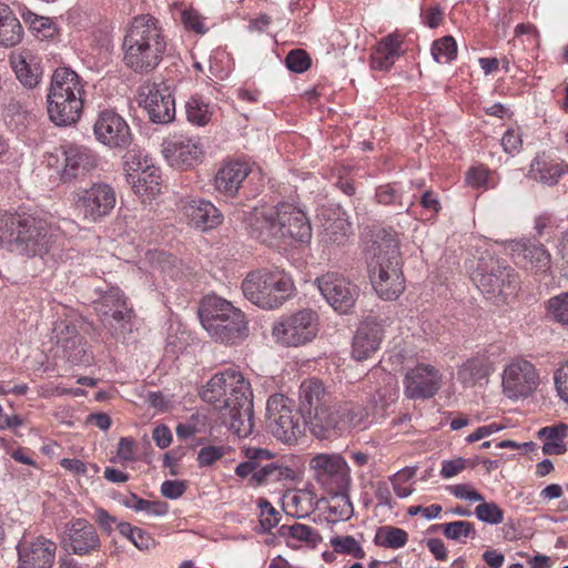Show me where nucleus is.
<instances>
[{
	"label": "nucleus",
	"instance_id": "1",
	"mask_svg": "<svg viewBox=\"0 0 568 568\" xmlns=\"http://www.w3.org/2000/svg\"><path fill=\"white\" fill-rule=\"evenodd\" d=\"M245 223L251 237L270 246L285 239L307 243L312 237L307 216L288 202L254 207L245 217Z\"/></svg>",
	"mask_w": 568,
	"mask_h": 568
},
{
	"label": "nucleus",
	"instance_id": "2",
	"mask_svg": "<svg viewBox=\"0 0 568 568\" xmlns=\"http://www.w3.org/2000/svg\"><path fill=\"white\" fill-rule=\"evenodd\" d=\"M165 50V36L156 18L141 14L131 20L122 40L126 68L135 73H150L160 64Z\"/></svg>",
	"mask_w": 568,
	"mask_h": 568
},
{
	"label": "nucleus",
	"instance_id": "3",
	"mask_svg": "<svg viewBox=\"0 0 568 568\" xmlns=\"http://www.w3.org/2000/svg\"><path fill=\"white\" fill-rule=\"evenodd\" d=\"M368 254V274L373 288L384 300H396L405 290L398 239L385 230L377 232Z\"/></svg>",
	"mask_w": 568,
	"mask_h": 568
},
{
	"label": "nucleus",
	"instance_id": "4",
	"mask_svg": "<svg viewBox=\"0 0 568 568\" xmlns=\"http://www.w3.org/2000/svg\"><path fill=\"white\" fill-rule=\"evenodd\" d=\"M0 242L9 251L27 255H43L52 243L49 224L30 214H12L0 219Z\"/></svg>",
	"mask_w": 568,
	"mask_h": 568
},
{
	"label": "nucleus",
	"instance_id": "5",
	"mask_svg": "<svg viewBox=\"0 0 568 568\" xmlns=\"http://www.w3.org/2000/svg\"><path fill=\"white\" fill-rule=\"evenodd\" d=\"M83 84L77 72L68 67L54 70L47 95L50 120L60 126L75 123L83 109Z\"/></svg>",
	"mask_w": 568,
	"mask_h": 568
},
{
	"label": "nucleus",
	"instance_id": "6",
	"mask_svg": "<svg viewBox=\"0 0 568 568\" xmlns=\"http://www.w3.org/2000/svg\"><path fill=\"white\" fill-rule=\"evenodd\" d=\"M202 326L216 342L236 344L248 335L244 313L220 296H205L199 307Z\"/></svg>",
	"mask_w": 568,
	"mask_h": 568
},
{
	"label": "nucleus",
	"instance_id": "7",
	"mask_svg": "<svg viewBox=\"0 0 568 568\" xmlns=\"http://www.w3.org/2000/svg\"><path fill=\"white\" fill-rule=\"evenodd\" d=\"M300 410L308 419L312 434L327 437V432L338 427V412L327 387L317 378H307L300 386Z\"/></svg>",
	"mask_w": 568,
	"mask_h": 568
},
{
	"label": "nucleus",
	"instance_id": "8",
	"mask_svg": "<svg viewBox=\"0 0 568 568\" xmlns=\"http://www.w3.org/2000/svg\"><path fill=\"white\" fill-rule=\"evenodd\" d=\"M473 281L486 296L495 303H505L514 297L519 288L517 273L499 258L485 253L478 258L477 266L473 272Z\"/></svg>",
	"mask_w": 568,
	"mask_h": 568
},
{
	"label": "nucleus",
	"instance_id": "9",
	"mask_svg": "<svg viewBox=\"0 0 568 568\" xmlns=\"http://www.w3.org/2000/svg\"><path fill=\"white\" fill-rule=\"evenodd\" d=\"M293 288L291 277L280 271H255L242 283L244 296L265 310L281 306L292 295Z\"/></svg>",
	"mask_w": 568,
	"mask_h": 568
},
{
	"label": "nucleus",
	"instance_id": "10",
	"mask_svg": "<svg viewBox=\"0 0 568 568\" xmlns=\"http://www.w3.org/2000/svg\"><path fill=\"white\" fill-rule=\"evenodd\" d=\"M222 416L226 423L229 418L230 429L239 437H247L253 430V394L250 383L240 372L237 383L225 386V398L220 406Z\"/></svg>",
	"mask_w": 568,
	"mask_h": 568
},
{
	"label": "nucleus",
	"instance_id": "11",
	"mask_svg": "<svg viewBox=\"0 0 568 568\" xmlns=\"http://www.w3.org/2000/svg\"><path fill=\"white\" fill-rule=\"evenodd\" d=\"M266 412L270 432L285 444L296 443L308 425L306 416H303L300 409L295 410L293 400L284 395L271 396Z\"/></svg>",
	"mask_w": 568,
	"mask_h": 568
},
{
	"label": "nucleus",
	"instance_id": "12",
	"mask_svg": "<svg viewBox=\"0 0 568 568\" xmlns=\"http://www.w3.org/2000/svg\"><path fill=\"white\" fill-rule=\"evenodd\" d=\"M317 331V314L312 310L298 311L273 325V336L285 346L307 344L313 341Z\"/></svg>",
	"mask_w": 568,
	"mask_h": 568
},
{
	"label": "nucleus",
	"instance_id": "13",
	"mask_svg": "<svg viewBox=\"0 0 568 568\" xmlns=\"http://www.w3.org/2000/svg\"><path fill=\"white\" fill-rule=\"evenodd\" d=\"M314 477L326 491L352 488L351 468L345 458L336 453L316 454L310 460Z\"/></svg>",
	"mask_w": 568,
	"mask_h": 568
},
{
	"label": "nucleus",
	"instance_id": "14",
	"mask_svg": "<svg viewBox=\"0 0 568 568\" xmlns=\"http://www.w3.org/2000/svg\"><path fill=\"white\" fill-rule=\"evenodd\" d=\"M74 202L84 222L97 223L113 210L115 193L106 183H93L91 187L77 192Z\"/></svg>",
	"mask_w": 568,
	"mask_h": 568
},
{
	"label": "nucleus",
	"instance_id": "15",
	"mask_svg": "<svg viewBox=\"0 0 568 568\" xmlns=\"http://www.w3.org/2000/svg\"><path fill=\"white\" fill-rule=\"evenodd\" d=\"M539 374L532 363L516 358L503 372V392L510 399L527 398L538 387Z\"/></svg>",
	"mask_w": 568,
	"mask_h": 568
},
{
	"label": "nucleus",
	"instance_id": "16",
	"mask_svg": "<svg viewBox=\"0 0 568 568\" xmlns=\"http://www.w3.org/2000/svg\"><path fill=\"white\" fill-rule=\"evenodd\" d=\"M317 287L326 302L337 312L347 313L358 297V287L343 275L328 272L316 278Z\"/></svg>",
	"mask_w": 568,
	"mask_h": 568
},
{
	"label": "nucleus",
	"instance_id": "17",
	"mask_svg": "<svg viewBox=\"0 0 568 568\" xmlns=\"http://www.w3.org/2000/svg\"><path fill=\"white\" fill-rule=\"evenodd\" d=\"M98 311L103 325L115 338L123 335L133 314L132 307L128 305L126 298L116 287L105 292L99 302Z\"/></svg>",
	"mask_w": 568,
	"mask_h": 568
},
{
	"label": "nucleus",
	"instance_id": "18",
	"mask_svg": "<svg viewBox=\"0 0 568 568\" xmlns=\"http://www.w3.org/2000/svg\"><path fill=\"white\" fill-rule=\"evenodd\" d=\"M139 94L152 122L165 124L174 120L175 101L168 87L146 82L140 87Z\"/></svg>",
	"mask_w": 568,
	"mask_h": 568
},
{
	"label": "nucleus",
	"instance_id": "19",
	"mask_svg": "<svg viewBox=\"0 0 568 568\" xmlns=\"http://www.w3.org/2000/svg\"><path fill=\"white\" fill-rule=\"evenodd\" d=\"M93 131L99 142L112 149H125L132 141L126 121L112 110L99 113Z\"/></svg>",
	"mask_w": 568,
	"mask_h": 568
},
{
	"label": "nucleus",
	"instance_id": "20",
	"mask_svg": "<svg viewBox=\"0 0 568 568\" xmlns=\"http://www.w3.org/2000/svg\"><path fill=\"white\" fill-rule=\"evenodd\" d=\"M442 374L434 366L419 364L409 369L404 378L408 398H432L442 387Z\"/></svg>",
	"mask_w": 568,
	"mask_h": 568
},
{
	"label": "nucleus",
	"instance_id": "21",
	"mask_svg": "<svg viewBox=\"0 0 568 568\" xmlns=\"http://www.w3.org/2000/svg\"><path fill=\"white\" fill-rule=\"evenodd\" d=\"M65 535V547L74 555H89L101 547V540L94 526L87 519L71 520L67 525Z\"/></svg>",
	"mask_w": 568,
	"mask_h": 568
},
{
	"label": "nucleus",
	"instance_id": "22",
	"mask_svg": "<svg viewBox=\"0 0 568 568\" xmlns=\"http://www.w3.org/2000/svg\"><path fill=\"white\" fill-rule=\"evenodd\" d=\"M181 211L187 223L201 231L212 230L223 221L220 211L210 201L202 199L182 200Z\"/></svg>",
	"mask_w": 568,
	"mask_h": 568
},
{
	"label": "nucleus",
	"instance_id": "23",
	"mask_svg": "<svg viewBox=\"0 0 568 568\" xmlns=\"http://www.w3.org/2000/svg\"><path fill=\"white\" fill-rule=\"evenodd\" d=\"M19 568H51L57 545L42 536L19 549Z\"/></svg>",
	"mask_w": 568,
	"mask_h": 568
},
{
	"label": "nucleus",
	"instance_id": "24",
	"mask_svg": "<svg viewBox=\"0 0 568 568\" xmlns=\"http://www.w3.org/2000/svg\"><path fill=\"white\" fill-rule=\"evenodd\" d=\"M383 338V326L376 321L361 323L353 338L352 355L356 361L369 358L378 351Z\"/></svg>",
	"mask_w": 568,
	"mask_h": 568
},
{
	"label": "nucleus",
	"instance_id": "25",
	"mask_svg": "<svg viewBox=\"0 0 568 568\" xmlns=\"http://www.w3.org/2000/svg\"><path fill=\"white\" fill-rule=\"evenodd\" d=\"M64 154L63 178H80L92 174L100 165L97 154L84 146H70Z\"/></svg>",
	"mask_w": 568,
	"mask_h": 568
},
{
	"label": "nucleus",
	"instance_id": "26",
	"mask_svg": "<svg viewBox=\"0 0 568 568\" xmlns=\"http://www.w3.org/2000/svg\"><path fill=\"white\" fill-rule=\"evenodd\" d=\"M9 61L17 79L24 87L32 89L38 85L42 72L31 51H13L10 53Z\"/></svg>",
	"mask_w": 568,
	"mask_h": 568
},
{
	"label": "nucleus",
	"instance_id": "27",
	"mask_svg": "<svg viewBox=\"0 0 568 568\" xmlns=\"http://www.w3.org/2000/svg\"><path fill=\"white\" fill-rule=\"evenodd\" d=\"M403 39L396 33L384 37L372 53L371 64L373 69L389 70L396 60L404 53Z\"/></svg>",
	"mask_w": 568,
	"mask_h": 568
},
{
	"label": "nucleus",
	"instance_id": "28",
	"mask_svg": "<svg viewBox=\"0 0 568 568\" xmlns=\"http://www.w3.org/2000/svg\"><path fill=\"white\" fill-rule=\"evenodd\" d=\"M239 377L240 372L231 368L215 374L202 389V399L220 408L225 398V386H232V383H237Z\"/></svg>",
	"mask_w": 568,
	"mask_h": 568
},
{
	"label": "nucleus",
	"instance_id": "29",
	"mask_svg": "<svg viewBox=\"0 0 568 568\" xmlns=\"http://www.w3.org/2000/svg\"><path fill=\"white\" fill-rule=\"evenodd\" d=\"M493 371L491 363L488 357L478 355L468 358L457 372V379L465 387H473L481 381L486 379Z\"/></svg>",
	"mask_w": 568,
	"mask_h": 568
},
{
	"label": "nucleus",
	"instance_id": "30",
	"mask_svg": "<svg viewBox=\"0 0 568 568\" xmlns=\"http://www.w3.org/2000/svg\"><path fill=\"white\" fill-rule=\"evenodd\" d=\"M265 174L260 165L245 155L225 158L219 168L215 178H247L248 175Z\"/></svg>",
	"mask_w": 568,
	"mask_h": 568
},
{
	"label": "nucleus",
	"instance_id": "31",
	"mask_svg": "<svg viewBox=\"0 0 568 568\" xmlns=\"http://www.w3.org/2000/svg\"><path fill=\"white\" fill-rule=\"evenodd\" d=\"M278 536L283 537L286 545L293 549H297L302 547V545L315 547L322 540L316 529L298 523L294 525H282L278 529Z\"/></svg>",
	"mask_w": 568,
	"mask_h": 568
},
{
	"label": "nucleus",
	"instance_id": "32",
	"mask_svg": "<svg viewBox=\"0 0 568 568\" xmlns=\"http://www.w3.org/2000/svg\"><path fill=\"white\" fill-rule=\"evenodd\" d=\"M23 29L13 13L4 3H0V45L10 48L21 42Z\"/></svg>",
	"mask_w": 568,
	"mask_h": 568
},
{
	"label": "nucleus",
	"instance_id": "33",
	"mask_svg": "<svg viewBox=\"0 0 568 568\" xmlns=\"http://www.w3.org/2000/svg\"><path fill=\"white\" fill-rule=\"evenodd\" d=\"M31 101L24 94L11 97L3 109L4 119L16 129L26 126L31 116Z\"/></svg>",
	"mask_w": 568,
	"mask_h": 568
},
{
	"label": "nucleus",
	"instance_id": "34",
	"mask_svg": "<svg viewBox=\"0 0 568 568\" xmlns=\"http://www.w3.org/2000/svg\"><path fill=\"white\" fill-rule=\"evenodd\" d=\"M126 178H159L160 170L153 163V160L141 153L128 152L123 163Z\"/></svg>",
	"mask_w": 568,
	"mask_h": 568
},
{
	"label": "nucleus",
	"instance_id": "35",
	"mask_svg": "<svg viewBox=\"0 0 568 568\" xmlns=\"http://www.w3.org/2000/svg\"><path fill=\"white\" fill-rule=\"evenodd\" d=\"M568 426L558 424L544 427L538 432V437L544 442L542 452L547 455H561L567 448L564 439L567 437Z\"/></svg>",
	"mask_w": 568,
	"mask_h": 568
},
{
	"label": "nucleus",
	"instance_id": "36",
	"mask_svg": "<svg viewBox=\"0 0 568 568\" xmlns=\"http://www.w3.org/2000/svg\"><path fill=\"white\" fill-rule=\"evenodd\" d=\"M351 488L327 491L331 496L328 514L333 521L348 520L354 514L353 503L349 496Z\"/></svg>",
	"mask_w": 568,
	"mask_h": 568
},
{
	"label": "nucleus",
	"instance_id": "37",
	"mask_svg": "<svg viewBox=\"0 0 568 568\" xmlns=\"http://www.w3.org/2000/svg\"><path fill=\"white\" fill-rule=\"evenodd\" d=\"M408 541V534L402 528L386 525L377 528L374 544L378 547L398 549Z\"/></svg>",
	"mask_w": 568,
	"mask_h": 568
},
{
	"label": "nucleus",
	"instance_id": "38",
	"mask_svg": "<svg viewBox=\"0 0 568 568\" xmlns=\"http://www.w3.org/2000/svg\"><path fill=\"white\" fill-rule=\"evenodd\" d=\"M531 173L540 174V178H560L568 173V165L560 159H551L542 153L532 161Z\"/></svg>",
	"mask_w": 568,
	"mask_h": 568
},
{
	"label": "nucleus",
	"instance_id": "39",
	"mask_svg": "<svg viewBox=\"0 0 568 568\" xmlns=\"http://www.w3.org/2000/svg\"><path fill=\"white\" fill-rule=\"evenodd\" d=\"M185 112L187 121L199 126L206 125L212 118L210 104L197 94L189 99L185 104Z\"/></svg>",
	"mask_w": 568,
	"mask_h": 568
},
{
	"label": "nucleus",
	"instance_id": "40",
	"mask_svg": "<svg viewBox=\"0 0 568 568\" xmlns=\"http://www.w3.org/2000/svg\"><path fill=\"white\" fill-rule=\"evenodd\" d=\"M67 359L74 365H89L92 361V353L88 347L87 341L81 335L73 337L72 341L62 347Z\"/></svg>",
	"mask_w": 568,
	"mask_h": 568
},
{
	"label": "nucleus",
	"instance_id": "41",
	"mask_svg": "<svg viewBox=\"0 0 568 568\" xmlns=\"http://www.w3.org/2000/svg\"><path fill=\"white\" fill-rule=\"evenodd\" d=\"M292 478L293 470L290 467L271 460L270 463H266V468L260 470V477L254 485L263 486Z\"/></svg>",
	"mask_w": 568,
	"mask_h": 568
},
{
	"label": "nucleus",
	"instance_id": "42",
	"mask_svg": "<svg viewBox=\"0 0 568 568\" xmlns=\"http://www.w3.org/2000/svg\"><path fill=\"white\" fill-rule=\"evenodd\" d=\"M118 529L140 550H149L155 546L154 539L149 534L129 523H120Z\"/></svg>",
	"mask_w": 568,
	"mask_h": 568
},
{
	"label": "nucleus",
	"instance_id": "43",
	"mask_svg": "<svg viewBox=\"0 0 568 568\" xmlns=\"http://www.w3.org/2000/svg\"><path fill=\"white\" fill-rule=\"evenodd\" d=\"M432 55L438 63H449L457 55V43L452 36L435 40L432 44Z\"/></svg>",
	"mask_w": 568,
	"mask_h": 568
},
{
	"label": "nucleus",
	"instance_id": "44",
	"mask_svg": "<svg viewBox=\"0 0 568 568\" xmlns=\"http://www.w3.org/2000/svg\"><path fill=\"white\" fill-rule=\"evenodd\" d=\"M433 528H440L443 535L452 540L459 541L462 538L471 537L476 535L474 524L469 521L458 520L447 524L434 526Z\"/></svg>",
	"mask_w": 568,
	"mask_h": 568
},
{
	"label": "nucleus",
	"instance_id": "45",
	"mask_svg": "<svg viewBox=\"0 0 568 568\" xmlns=\"http://www.w3.org/2000/svg\"><path fill=\"white\" fill-rule=\"evenodd\" d=\"M123 504L135 511H145L154 516H163L168 513L169 509L168 504L164 501L145 500L134 494L124 500Z\"/></svg>",
	"mask_w": 568,
	"mask_h": 568
},
{
	"label": "nucleus",
	"instance_id": "46",
	"mask_svg": "<svg viewBox=\"0 0 568 568\" xmlns=\"http://www.w3.org/2000/svg\"><path fill=\"white\" fill-rule=\"evenodd\" d=\"M331 546L335 552L353 556L357 559L365 557V551L358 541L352 536H337L331 539Z\"/></svg>",
	"mask_w": 568,
	"mask_h": 568
},
{
	"label": "nucleus",
	"instance_id": "47",
	"mask_svg": "<svg viewBox=\"0 0 568 568\" xmlns=\"http://www.w3.org/2000/svg\"><path fill=\"white\" fill-rule=\"evenodd\" d=\"M335 412H338V424L341 423L342 417H346V423L352 427L362 426L368 417V413L361 405L345 404L338 409L335 407Z\"/></svg>",
	"mask_w": 568,
	"mask_h": 568
},
{
	"label": "nucleus",
	"instance_id": "48",
	"mask_svg": "<svg viewBox=\"0 0 568 568\" xmlns=\"http://www.w3.org/2000/svg\"><path fill=\"white\" fill-rule=\"evenodd\" d=\"M547 308L556 322L568 325V292L551 297Z\"/></svg>",
	"mask_w": 568,
	"mask_h": 568
},
{
	"label": "nucleus",
	"instance_id": "49",
	"mask_svg": "<svg viewBox=\"0 0 568 568\" xmlns=\"http://www.w3.org/2000/svg\"><path fill=\"white\" fill-rule=\"evenodd\" d=\"M477 518L490 525H497L504 520L503 509L495 503L481 501L476 508Z\"/></svg>",
	"mask_w": 568,
	"mask_h": 568
},
{
	"label": "nucleus",
	"instance_id": "50",
	"mask_svg": "<svg viewBox=\"0 0 568 568\" xmlns=\"http://www.w3.org/2000/svg\"><path fill=\"white\" fill-rule=\"evenodd\" d=\"M132 190L142 202H151L161 191L159 180H133Z\"/></svg>",
	"mask_w": 568,
	"mask_h": 568
},
{
	"label": "nucleus",
	"instance_id": "51",
	"mask_svg": "<svg viewBox=\"0 0 568 568\" xmlns=\"http://www.w3.org/2000/svg\"><path fill=\"white\" fill-rule=\"evenodd\" d=\"M286 67L295 73H303L307 71L311 67V58L310 55L301 49L292 50L286 59Z\"/></svg>",
	"mask_w": 568,
	"mask_h": 568
},
{
	"label": "nucleus",
	"instance_id": "52",
	"mask_svg": "<svg viewBox=\"0 0 568 568\" xmlns=\"http://www.w3.org/2000/svg\"><path fill=\"white\" fill-rule=\"evenodd\" d=\"M525 258H527L531 265L538 270H544L549 265L550 254L544 245H530L525 248Z\"/></svg>",
	"mask_w": 568,
	"mask_h": 568
},
{
	"label": "nucleus",
	"instance_id": "53",
	"mask_svg": "<svg viewBox=\"0 0 568 568\" xmlns=\"http://www.w3.org/2000/svg\"><path fill=\"white\" fill-rule=\"evenodd\" d=\"M500 144L505 153L513 156L518 154L523 148V136L519 129H508L504 133Z\"/></svg>",
	"mask_w": 568,
	"mask_h": 568
},
{
	"label": "nucleus",
	"instance_id": "54",
	"mask_svg": "<svg viewBox=\"0 0 568 568\" xmlns=\"http://www.w3.org/2000/svg\"><path fill=\"white\" fill-rule=\"evenodd\" d=\"M263 468H266L265 460H246L236 466L235 474L241 478L251 476V481L255 484L260 477V470Z\"/></svg>",
	"mask_w": 568,
	"mask_h": 568
},
{
	"label": "nucleus",
	"instance_id": "55",
	"mask_svg": "<svg viewBox=\"0 0 568 568\" xmlns=\"http://www.w3.org/2000/svg\"><path fill=\"white\" fill-rule=\"evenodd\" d=\"M53 333L57 338V344L59 347H62L68 342L72 341L73 337L80 335L77 329V326L74 324L69 323L68 321H60L55 323Z\"/></svg>",
	"mask_w": 568,
	"mask_h": 568
},
{
	"label": "nucleus",
	"instance_id": "56",
	"mask_svg": "<svg viewBox=\"0 0 568 568\" xmlns=\"http://www.w3.org/2000/svg\"><path fill=\"white\" fill-rule=\"evenodd\" d=\"M226 454L224 446H206L200 449L197 454V462L201 467L211 466L220 460Z\"/></svg>",
	"mask_w": 568,
	"mask_h": 568
},
{
	"label": "nucleus",
	"instance_id": "57",
	"mask_svg": "<svg viewBox=\"0 0 568 568\" xmlns=\"http://www.w3.org/2000/svg\"><path fill=\"white\" fill-rule=\"evenodd\" d=\"M349 225L343 220H337L325 227L327 241L342 244L348 234Z\"/></svg>",
	"mask_w": 568,
	"mask_h": 568
},
{
	"label": "nucleus",
	"instance_id": "58",
	"mask_svg": "<svg viewBox=\"0 0 568 568\" xmlns=\"http://www.w3.org/2000/svg\"><path fill=\"white\" fill-rule=\"evenodd\" d=\"M449 491L459 499H465L469 501H483L484 496L479 494L477 490H475L470 485L468 484H458L450 486Z\"/></svg>",
	"mask_w": 568,
	"mask_h": 568
},
{
	"label": "nucleus",
	"instance_id": "59",
	"mask_svg": "<svg viewBox=\"0 0 568 568\" xmlns=\"http://www.w3.org/2000/svg\"><path fill=\"white\" fill-rule=\"evenodd\" d=\"M555 385L560 398L568 403V361L556 371Z\"/></svg>",
	"mask_w": 568,
	"mask_h": 568
},
{
	"label": "nucleus",
	"instance_id": "60",
	"mask_svg": "<svg viewBox=\"0 0 568 568\" xmlns=\"http://www.w3.org/2000/svg\"><path fill=\"white\" fill-rule=\"evenodd\" d=\"M185 489V483L180 480H165L161 485V494L169 499L181 497Z\"/></svg>",
	"mask_w": 568,
	"mask_h": 568
},
{
	"label": "nucleus",
	"instance_id": "61",
	"mask_svg": "<svg viewBox=\"0 0 568 568\" xmlns=\"http://www.w3.org/2000/svg\"><path fill=\"white\" fill-rule=\"evenodd\" d=\"M466 468V460L456 458L452 460H444L442 464L440 476L444 478H452Z\"/></svg>",
	"mask_w": 568,
	"mask_h": 568
},
{
	"label": "nucleus",
	"instance_id": "62",
	"mask_svg": "<svg viewBox=\"0 0 568 568\" xmlns=\"http://www.w3.org/2000/svg\"><path fill=\"white\" fill-rule=\"evenodd\" d=\"M214 187L226 197H234L241 187L242 180H213Z\"/></svg>",
	"mask_w": 568,
	"mask_h": 568
},
{
	"label": "nucleus",
	"instance_id": "63",
	"mask_svg": "<svg viewBox=\"0 0 568 568\" xmlns=\"http://www.w3.org/2000/svg\"><path fill=\"white\" fill-rule=\"evenodd\" d=\"M182 18L184 24L193 31L197 33H204L206 31L203 19L197 12L184 11Z\"/></svg>",
	"mask_w": 568,
	"mask_h": 568
},
{
	"label": "nucleus",
	"instance_id": "64",
	"mask_svg": "<svg viewBox=\"0 0 568 568\" xmlns=\"http://www.w3.org/2000/svg\"><path fill=\"white\" fill-rule=\"evenodd\" d=\"M152 438L156 446L160 448H166L172 442V434L168 426L159 425L153 429Z\"/></svg>",
	"mask_w": 568,
	"mask_h": 568
}]
</instances>
